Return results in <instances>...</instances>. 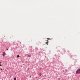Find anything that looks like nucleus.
<instances>
[{
	"instance_id": "nucleus-11",
	"label": "nucleus",
	"mask_w": 80,
	"mask_h": 80,
	"mask_svg": "<svg viewBox=\"0 0 80 80\" xmlns=\"http://www.w3.org/2000/svg\"><path fill=\"white\" fill-rule=\"evenodd\" d=\"M0 63H1V62H0Z\"/></svg>"
},
{
	"instance_id": "nucleus-8",
	"label": "nucleus",
	"mask_w": 80,
	"mask_h": 80,
	"mask_svg": "<svg viewBox=\"0 0 80 80\" xmlns=\"http://www.w3.org/2000/svg\"><path fill=\"white\" fill-rule=\"evenodd\" d=\"M1 70H2V68H1Z\"/></svg>"
},
{
	"instance_id": "nucleus-2",
	"label": "nucleus",
	"mask_w": 80,
	"mask_h": 80,
	"mask_svg": "<svg viewBox=\"0 0 80 80\" xmlns=\"http://www.w3.org/2000/svg\"><path fill=\"white\" fill-rule=\"evenodd\" d=\"M6 54V53H5V52H3V53L2 55L3 56H5V55Z\"/></svg>"
},
{
	"instance_id": "nucleus-4",
	"label": "nucleus",
	"mask_w": 80,
	"mask_h": 80,
	"mask_svg": "<svg viewBox=\"0 0 80 80\" xmlns=\"http://www.w3.org/2000/svg\"><path fill=\"white\" fill-rule=\"evenodd\" d=\"M14 80H17V78H14Z\"/></svg>"
},
{
	"instance_id": "nucleus-6",
	"label": "nucleus",
	"mask_w": 80,
	"mask_h": 80,
	"mask_svg": "<svg viewBox=\"0 0 80 80\" xmlns=\"http://www.w3.org/2000/svg\"><path fill=\"white\" fill-rule=\"evenodd\" d=\"M28 57H31L30 55H29Z\"/></svg>"
},
{
	"instance_id": "nucleus-3",
	"label": "nucleus",
	"mask_w": 80,
	"mask_h": 80,
	"mask_svg": "<svg viewBox=\"0 0 80 80\" xmlns=\"http://www.w3.org/2000/svg\"><path fill=\"white\" fill-rule=\"evenodd\" d=\"M47 42H46V43H48V40H47Z\"/></svg>"
},
{
	"instance_id": "nucleus-9",
	"label": "nucleus",
	"mask_w": 80,
	"mask_h": 80,
	"mask_svg": "<svg viewBox=\"0 0 80 80\" xmlns=\"http://www.w3.org/2000/svg\"><path fill=\"white\" fill-rule=\"evenodd\" d=\"M0 67H1L2 66V65L0 64Z\"/></svg>"
},
{
	"instance_id": "nucleus-10",
	"label": "nucleus",
	"mask_w": 80,
	"mask_h": 80,
	"mask_svg": "<svg viewBox=\"0 0 80 80\" xmlns=\"http://www.w3.org/2000/svg\"><path fill=\"white\" fill-rule=\"evenodd\" d=\"M7 50H8V49H7Z\"/></svg>"
},
{
	"instance_id": "nucleus-7",
	"label": "nucleus",
	"mask_w": 80,
	"mask_h": 80,
	"mask_svg": "<svg viewBox=\"0 0 80 80\" xmlns=\"http://www.w3.org/2000/svg\"><path fill=\"white\" fill-rule=\"evenodd\" d=\"M19 57V55H18V56H17V57H18H18Z\"/></svg>"
},
{
	"instance_id": "nucleus-1",
	"label": "nucleus",
	"mask_w": 80,
	"mask_h": 80,
	"mask_svg": "<svg viewBox=\"0 0 80 80\" xmlns=\"http://www.w3.org/2000/svg\"><path fill=\"white\" fill-rule=\"evenodd\" d=\"M76 74H80V68L78 69L76 72Z\"/></svg>"
},
{
	"instance_id": "nucleus-5",
	"label": "nucleus",
	"mask_w": 80,
	"mask_h": 80,
	"mask_svg": "<svg viewBox=\"0 0 80 80\" xmlns=\"http://www.w3.org/2000/svg\"><path fill=\"white\" fill-rule=\"evenodd\" d=\"M39 75L40 76H41V75H42V73H40V74H39Z\"/></svg>"
}]
</instances>
